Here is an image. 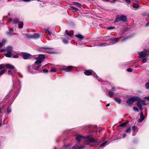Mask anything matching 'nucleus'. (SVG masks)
<instances>
[{
    "label": "nucleus",
    "mask_w": 149,
    "mask_h": 149,
    "mask_svg": "<svg viewBox=\"0 0 149 149\" xmlns=\"http://www.w3.org/2000/svg\"><path fill=\"white\" fill-rule=\"evenodd\" d=\"M62 40L64 43L67 44L68 43V41L64 38H62Z\"/></svg>",
    "instance_id": "34"
},
{
    "label": "nucleus",
    "mask_w": 149,
    "mask_h": 149,
    "mask_svg": "<svg viewBox=\"0 0 149 149\" xmlns=\"http://www.w3.org/2000/svg\"><path fill=\"white\" fill-rule=\"evenodd\" d=\"M6 67L10 69H14L15 67L12 65L7 64L5 65Z\"/></svg>",
    "instance_id": "13"
},
{
    "label": "nucleus",
    "mask_w": 149,
    "mask_h": 149,
    "mask_svg": "<svg viewBox=\"0 0 149 149\" xmlns=\"http://www.w3.org/2000/svg\"><path fill=\"white\" fill-rule=\"evenodd\" d=\"M126 39L125 38H124L122 40V41H123L124 40H125V39Z\"/></svg>",
    "instance_id": "61"
},
{
    "label": "nucleus",
    "mask_w": 149,
    "mask_h": 149,
    "mask_svg": "<svg viewBox=\"0 0 149 149\" xmlns=\"http://www.w3.org/2000/svg\"><path fill=\"white\" fill-rule=\"evenodd\" d=\"M84 74L87 75H92L95 77L96 78L98 79V80L100 81L99 79H98V77L95 73L93 70H86L84 72Z\"/></svg>",
    "instance_id": "4"
},
{
    "label": "nucleus",
    "mask_w": 149,
    "mask_h": 149,
    "mask_svg": "<svg viewBox=\"0 0 149 149\" xmlns=\"http://www.w3.org/2000/svg\"><path fill=\"white\" fill-rule=\"evenodd\" d=\"M145 119L144 116L143 115V113L141 112L140 114V118L138 119L139 122H142Z\"/></svg>",
    "instance_id": "11"
},
{
    "label": "nucleus",
    "mask_w": 149,
    "mask_h": 149,
    "mask_svg": "<svg viewBox=\"0 0 149 149\" xmlns=\"http://www.w3.org/2000/svg\"><path fill=\"white\" fill-rule=\"evenodd\" d=\"M5 55L6 57L10 58L12 56V53L10 52H8L5 54Z\"/></svg>",
    "instance_id": "17"
},
{
    "label": "nucleus",
    "mask_w": 149,
    "mask_h": 149,
    "mask_svg": "<svg viewBox=\"0 0 149 149\" xmlns=\"http://www.w3.org/2000/svg\"><path fill=\"white\" fill-rule=\"evenodd\" d=\"M45 32L49 35H51V33L49 31V30L48 29H45Z\"/></svg>",
    "instance_id": "23"
},
{
    "label": "nucleus",
    "mask_w": 149,
    "mask_h": 149,
    "mask_svg": "<svg viewBox=\"0 0 149 149\" xmlns=\"http://www.w3.org/2000/svg\"><path fill=\"white\" fill-rule=\"evenodd\" d=\"M11 111V109L9 108H8V110L6 111V113H10Z\"/></svg>",
    "instance_id": "43"
},
{
    "label": "nucleus",
    "mask_w": 149,
    "mask_h": 149,
    "mask_svg": "<svg viewBox=\"0 0 149 149\" xmlns=\"http://www.w3.org/2000/svg\"><path fill=\"white\" fill-rule=\"evenodd\" d=\"M133 7L135 8H138L139 6L138 4L137 3H133V5L132 6Z\"/></svg>",
    "instance_id": "26"
},
{
    "label": "nucleus",
    "mask_w": 149,
    "mask_h": 149,
    "mask_svg": "<svg viewBox=\"0 0 149 149\" xmlns=\"http://www.w3.org/2000/svg\"><path fill=\"white\" fill-rule=\"evenodd\" d=\"M115 90V88L114 87H113L111 89L108 91V93L110 97H113V96L114 95V92Z\"/></svg>",
    "instance_id": "8"
},
{
    "label": "nucleus",
    "mask_w": 149,
    "mask_h": 149,
    "mask_svg": "<svg viewBox=\"0 0 149 149\" xmlns=\"http://www.w3.org/2000/svg\"><path fill=\"white\" fill-rule=\"evenodd\" d=\"M5 71L6 70H1L0 72V76L3 74L5 72Z\"/></svg>",
    "instance_id": "35"
},
{
    "label": "nucleus",
    "mask_w": 149,
    "mask_h": 149,
    "mask_svg": "<svg viewBox=\"0 0 149 149\" xmlns=\"http://www.w3.org/2000/svg\"><path fill=\"white\" fill-rule=\"evenodd\" d=\"M139 56L140 58L146 57L148 55L147 50L145 49L143 52H140L139 53Z\"/></svg>",
    "instance_id": "6"
},
{
    "label": "nucleus",
    "mask_w": 149,
    "mask_h": 149,
    "mask_svg": "<svg viewBox=\"0 0 149 149\" xmlns=\"http://www.w3.org/2000/svg\"><path fill=\"white\" fill-rule=\"evenodd\" d=\"M131 131V128L130 127L127 129L126 130V132L127 133H130Z\"/></svg>",
    "instance_id": "31"
},
{
    "label": "nucleus",
    "mask_w": 149,
    "mask_h": 149,
    "mask_svg": "<svg viewBox=\"0 0 149 149\" xmlns=\"http://www.w3.org/2000/svg\"><path fill=\"white\" fill-rule=\"evenodd\" d=\"M6 40L3 39L2 41L1 42L2 43V44L3 45L5 44V43L6 42Z\"/></svg>",
    "instance_id": "47"
},
{
    "label": "nucleus",
    "mask_w": 149,
    "mask_h": 149,
    "mask_svg": "<svg viewBox=\"0 0 149 149\" xmlns=\"http://www.w3.org/2000/svg\"><path fill=\"white\" fill-rule=\"evenodd\" d=\"M145 87L147 89H149V82H148L145 84Z\"/></svg>",
    "instance_id": "32"
},
{
    "label": "nucleus",
    "mask_w": 149,
    "mask_h": 149,
    "mask_svg": "<svg viewBox=\"0 0 149 149\" xmlns=\"http://www.w3.org/2000/svg\"><path fill=\"white\" fill-rule=\"evenodd\" d=\"M137 101H140L141 103L142 104H143L144 105H146L147 104V103H146V101L145 100H138Z\"/></svg>",
    "instance_id": "28"
},
{
    "label": "nucleus",
    "mask_w": 149,
    "mask_h": 149,
    "mask_svg": "<svg viewBox=\"0 0 149 149\" xmlns=\"http://www.w3.org/2000/svg\"><path fill=\"white\" fill-rule=\"evenodd\" d=\"M149 26V22L147 23L146 24V26Z\"/></svg>",
    "instance_id": "58"
},
{
    "label": "nucleus",
    "mask_w": 149,
    "mask_h": 149,
    "mask_svg": "<svg viewBox=\"0 0 149 149\" xmlns=\"http://www.w3.org/2000/svg\"><path fill=\"white\" fill-rule=\"evenodd\" d=\"M106 106H107V107H109V104H107V105H106Z\"/></svg>",
    "instance_id": "59"
},
{
    "label": "nucleus",
    "mask_w": 149,
    "mask_h": 149,
    "mask_svg": "<svg viewBox=\"0 0 149 149\" xmlns=\"http://www.w3.org/2000/svg\"><path fill=\"white\" fill-rule=\"evenodd\" d=\"M125 1L128 3H130L131 2V0H125Z\"/></svg>",
    "instance_id": "51"
},
{
    "label": "nucleus",
    "mask_w": 149,
    "mask_h": 149,
    "mask_svg": "<svg viewBox=\"0 0 149 149\" xmlns=\"http://www.w3.org/2000/svg\"><path fill=\"white\" fill-rule=\"evenodd\" d=\"M5 50H6V49H1L0 50V52H2L5 51Z\"/></svg>",
    "instance_id": "53"
},
{
    "label": "nucleus",
    "mask_w": 149,
    "mask_h": 149,
    "mask_svg": "<svg viewBox=\"0 0 149 149\" xmlns=\"http://www.w3.org/2000/svg\"><path fill=\"white\" fill-rule=\"evenodd\" d=\"M13 29H9V31L6 32L7 34L10 36H11L13 35Z\"/></svg>",
    "instance_id": "10"
},
{
    "label": "nucleus",
    "mask_w": 149,
    "mask_h": 149,
    "mask_svg": "<svg viewBox=\"0 0 149 149\" xmlns=\"http://www.w3.org/2000/svg\"><path fill=\"white\" fill-rule=\"evenodd\" d=\"M138 100H140L141 98L136 96H133L127 100L126 103L128 106H131L134 101Z\"/></svg>",
    "instance_id": "3"
},
{
    "label": "nucleus",
    "mask_w": 149,
    "mask_h": 149,
    "mask_svg": "<svg viewBox=\"0 0 149 149\" xmlns=\"http://www.w3.org/2000/svg\"><path fill=\"white\" fill-rule=\"evenodd\" d=\"M2 108H0V112H1Z\"/></svg>",
    "instance_id": "62"
},
{
    "label": "nucleus",
    "mask_w": 149,
    "mask_h": 149,
    "mask_svg": "<svg viewBox=\"0 0 149 149\" xmlns=\"http://www.w3.org/2000/svg\"><path fill=\"white\" fill-rule=\"evenodd\" d=\"M120 18L121 21H122L124 22H125L127 21V18L125 16L121 15L120 16Z\"/></svg>",
    "instance_id": "12"
},
{
    "label": "nucleus",
    "mask_w": 149,
    "mask_h": 149,
    "mask_svg": "<svg viewBox=\"0 0 149 149\" xmlns=\"http://www.w3.org/2000/svg\"><path fill=\"white\" fill-rule=\"evenodd\" d=\"M114 99L116 102L118 103V104L120 103L121 102V100L120 99L116 97Z\"/></svg>",
    "instance_id": "22"
},
{
    "label": "nucleus",
    "mask_w": 149,
    "mask_h": 149,
    "mask_svg": "<svg viewBox=\"0 0 149 149\" xmlns=\"http://www.w3.org/2000/svg\"><path fill=\"white\" fill-rule=\"evenodd\" d=\"M70 8L74 12H77L78 10V9L72 6H70Z\"/></svg>",
    "instance_id": "24"
},
{
    "label": "nucleus",
    "mask_w": 149,
    "mask_h": 149,
    "mask_svg": "<svg viewBox=\"0 0 149 149\" xmlns=\"http://www.w3.org/2000/svg\"><path fill=\"white\" fill-rule=\"evenodd\" d=\"M107 143V141H105L104 142L102 143V144H101L100 147H104L106 143Z\"/></svg>",
    "instance_id": "27"
},
{
    "label": "nucleus",
    "mask_w": 149,
    "mask_h": 149,
    "mask_svg": "<svg viewBox=\"0 0 149 149\" xmlns=\"http://www.w3.org/2000/svg\"><path fill=\"white\" fill-rule=\"evenodd\" d=\"M126 134H123V138H125L126 137Z\"/></svg>",
    "instance_id": "56"
},
{
    "label": "nucleus",
    "mask_w": 149,
    "mask_h": 149,
    "mask_svg": "<svg viewBox=\"0 0 149 149\" xmlns=\"http://www.w3.org/2000/svg\"><path fill=\"white\" fill-rule=\"evenodd\" d=\"M104 1H109V0H104Z\"/></svg>",
    "instance_id": "63"
},
{
    "label": "nucleus",
    "mask_w": 149,
    "mask_h": 149,
    "mask_svg": "<svg viewBox=\"0 0 149 149\" xmlns=\"http://www.w3.org/2000/svg\"><path fill=\"white\" fill-rule=\"evenodd\" d=\"M27 37L29 38H33V35H27Z\"/></svg>",
    "instance_id": "40"
},
{
    "label": "nucleus",
    "mask_w": 149,
    "mask_h": 149,
    "mask_svg": "<svg viewBox=\"0 0 149 149\" xmlns=\"http://www.w3.org/2000/svg\"><path fill=\"white\" fill-rule=\"evenodd\" d=\"M119 0H112L110 1V2L112 3H115L116 2L119 1Z\"/></svg>",
    "instance_id": "39"
},
{
    "label": "nucleus",
    "mask_w": 149,
    "mask_h": 149,
    "mask_svg": "<svg viewBox=\"0 0 149 149\" xmlns=\"http://www.w3.org/2000/svg\"><path fill=\"white\" fill-rule=\"evenodd\" d=\"M142 61H143V63H146L147 62V59L146 58H143L142 60Z\"/></svg>",
    "instance_id": "46"
},
{
    "label": "nucleus",
    "mask_w": 149,
    "mask_h": 149,
    "mask_svg": "<svg viewBox=\"0 0 149 149\" xmlns=\"http://www.w3.org/2000/svg\"><path fill=\"white\" fill-rule=\"evenodd\" d=\"M45 48L47 49H53V48H49V47H46Z\"/></svg>",
    "instance_id": "57"
},
{
    "label": "nucleus",
    "mask_w": 149,
    "mask_h": 149,
    "mask_svg": "<svg viewBox=\"0 0 149 149\" xmlns=\"http://www.w3.org/2000/svg\"><path fill=\"white\" fill-rule=\"evenodd\" d=\"M143 99H144L147 100L149 101V96L145 97H143Z\"/></svg>",
    "instance_id": "48"
},
{
    "label": "nucleus",
    "mask_w": 149,
    "mask_h": 149,
    "mask_svg": "<svg viewBox=\"0 0 149 149\" xmlns=\"http://www.w3.org/2000/svg\"><path fill=\"white\" fill-rule=\"evenodd\" d=\"M40 35L37 33H35L33 35V38L37 39L40 37Z\"/></svg>",
    "instance_id": "19"
},
{
    "label": "nucleus",
    "mask_w": 149,
    "mask_h": 149,
    "mask_svg": "<svg viewBox=\"0 0 149 149\" xmlns=\"http://www.w3.org/2000/svg\"><path fill=\"white\" fill-rule=\"evenodd\" d=\"M132 130L134 131V133L135 132H137L138 131V127L135 126H134L132 127Z\"/></svg>",
    "instance_id": "15"
},
{
    "label": "nucleus",
    "mask_w": 149,
    "mask_h": 149,
    "mask_svg": "<svg viewBox=\"0 0 149 149\" xmlns=\"http://www.w3.org/2000/svg\"><path fill=\"white\" fill-rule=\"evenodd\" d=\"M8 74H12V72L11 71L9 70L8 71Z\"/></svg>",
    "instance_id": "54"
},
{
    "label": "nucleus",
    "mask_w": 149,
    "mask_h": 149,
    "mask_svg": "<svg viewBox=\"0 0 149 149\" xmlns=\"http://www.w3.org/2000/svg\"><path fill=\"white\" fill-rule=\"evenodd\" d=\"M3 45L2 44V43L0 42V47H1Z\"/></svg>",
    "instance_id": "55"
},
{
    "label": "nucleus",
    "mask_w": 149,
    "mask_h": 149,
    "mask_svg": "<svg viewBox=\"0 0 149 149\" xmlns=\"http://www.w3.org/2000/svg\"><path fill=\"white\" fill-rule=\"evenodd\" d=\"M107 45V43L106 42L102 43L100 45V46H105L107 45Z\"/></svg>",
    "instance_id": "30"
},
{
    "label": "nucleus",
    "mask_w": 149,
    "mask_h": 149,
    "mask_svg": "<svg viewBox=\"0 0 149 149\" xmlns=\"http://www.w3.org/2000/svg\"><path fill=\"white\" fill-rule=\"evenodd\" d=\"M6 50L8 52H11L12 51L13 47L11 46H8L6 47Z\"/></svg>",
    "instance_id": "16"
},
{
    "label": "nucleus",
    "mask_w": 149,
    "mask_h": 149,
    "mask_svg": "<svg viewBox=\"0 0 149 149\" xmlns=\"http://www.w3.org/2000/svg\"><path fill=\"white\" fill-rule=\"evenodd\" d=\"M110 45H112L114 44L115 43V41L114 39H111L110 40Z\"/></svg>",
    "instance_id": "29"
},
{
    "label": "nucleus",
    "mask_w": 149,
    "mask_h": 149,
    "mask_svg": "<svg viewBox=\"0 0 149 149\" xmlns=\"http://www.w3.org/2000/svg\"><path fill=\"white\" fill-rule=\"evenodd\" d=\"M75 138L77 142H79L81 140L85 139L84 144L88 145L90 146H93L98 142L97 139L95 140L92 137H88L85 139L84 137L78 135Z\"/></svg>",
    "instance_id": "1"
},
{
    "label": "nucleus",
    "mask_w": 149,
    "mask_h": 149,
    "mask_svg": "<svg viewBox=\"0 0 149 149\" xmlns=\"http://www.w3.org/2000/svg\"><path fill=\"white\" fill-rule=\"evenodd\" d=\"M120 20V16H119L118 17H117L115 19V21H114V23H116L117 22H118Z\"/></svg>",
    "instance_id": "25"
},
{
    "label": "nucleus",
    "mask_w": 149,
    "mask_h": 149,
    "mask_svg": "<svg viewBox=\"0 0 149 149\" xmlns=\"http://www.w3.org/2000/svg\"><path fill=\"white\" fill-rule=\"evenodd\" d=\"M21 54L22 57L25 59H28L30 58L31 56L30 54L24 52L22 53Z\"/></svg>",
    "instance_id": "7"
},
{
    "label": "nucleus",
    "mask_w": 149,
    "mask_h": 149,
    "mask_svg": "<svg viewBox=\"0 0 149 149\" xmlns=\"http://www.w3.org/2000/svg\"><path fill=\"white\" fill-rule=\"evenodd\" d=\"M41 66L40 62L36 61L31 66H28V71L32 74H35L38 72L39 68Z\"/></svg>",
    "instance_id": "2"
},
{
    "label": "nucleus",
    "mask_w": 149,
    "mask_h": 149,
    "mask_svg": "<svg viewBox=\"0 0 149 149\" xmlns=\"http://www.w3.org/2000/svg\"><path fill=\"white\" fill-rule=\"evenodd\" d=\"M73 4L78 7L80 8L81 6V4L79 3L78 2H74Z\"/></svg>",
    "instance_id": "21"
},
{
    "label": "nucleus",
    "mask_w": 149,
    "mask_h": 149,
    "mask_svg": "<svg viewBox=\"0 0 149 149\" xmlns=\"http://www.w3.org/2000/svg\"><path fill=\"white\" fill-rule=\"evenodd\" d=\"M12 57L13 58H18V56L17 55H13Z\"/></svg>",
    "instance_id": "50"
},
{
    "label": "nucleus",
    "mask_w": 149,
    "mask_h": 149,
    "mask_svg": "<svg viewBox=\"0 0 149 149\" xmlns=\"http://www.w3.org/2000/svg\"><path fill=\"white\" fill-rule=\"evenodd\" d=\"M126 123L125 122L122 124H120L119 125V126L120 127H125L126 125Z\"/></svg>",
    "instance_id": "36"
},
{
    "label": "nucleus",
    "mask_w": 149,
    "mask_h": 149,
    "mask_svg": "<svg viewBox=\"0 0 149 149\" xmlns=\"http://www.w3.org/2000/svg\"><path fill=\"white\" fill-rule=\"evenodd\" d=\"M48 72V70H47L46 69H45L44 70H43L41 71V72H43L44 73H47Z\"/></svg>",
    "instance_id": "37"
},
{
    "label": "nucleus",
    "mask_w": 149,
    "mask_h": 149,
    "mask_svg": "<svg viewBox=\"0 0 149 149\" xmlns=\"http://www.w3.org/2000/svg\"><path fill=\"white\" fill-rule=\"evenodd\" d=\"M45 58V56L43 54H40L38 55V56L36 58L37 61L39 62H40V63L43 61L44 59Z\"/></svg>",
    "instance_id": "5"
},
{
    "label": "nucleus",
    "mask_w": 149,
    "mask_h": 149,
    "mask_svg": "<svg viewBox=\"0 0 149 149\" xmlns=\"http://www.w3.org/2000/svg\"><path fill=\"white\" fill-rule=\"evenodd\" d=\"M5 66L4 64H1L0 65V70L3 68Z\"/></svg>",
    "instance_id": "42"
},
{
    "label": "nucleus",
    "mask_w": 149,
    "mask_h": 149,
    "mask_svg": "<svg viewBox=\"0 0 149 149\" xmlns=\"http://www.w3.org/2000/svg\"><path fill=\"white\" fill-rule=\"evenodd\" d=\"M127 70L128 72H132V71L133 70L132 68H128L127 69Z\"/></svg>",
    "instance_id": "44"
},
{
    "label": "nucleus",
    "mask_w": 149,
    "mask_h": 149,
    "mask_svg": "<svg viewBox=\"0 0 149 149\" xmlns=\"http://www.w3.org/2000/svg\"><path fill=\"white\" fill-rule=\"evenodd\" d=\"M73 66H70L68 67L65 66L62 68V70H65L66 72H69L72 70L73 69Z\"/></svg>",
    "instance_id": "9"
},
{
    "label": "nucleus",
    "mask_w": 149,
    "mask_h": 149,
    "mask_svg": "<svg viewBox=\"0 0 149 149\" xmlns=\"http://www.w3.org/2000/svg\"><path fill=\"white\" fill-rule=\"evenodd\" d=\"M133 109L136 111L138 112L139 111L138 109L136 107H134L133 108Z\"/></svg>",
    "instance_id": "41"
},
{
    "label": "nucleus",
    "mask_w": 149,
    "mask_h": 149,
    "mask_svg": "<svg viewBox=\"0 0 149 149\" xmlns=\"http://www.w3.org/2000/svg\"><path fill=\"white\" fill-rule=\"evenodd\" d=\"M73 36V34H72V35L70 34V35H69V36L71 37H72Z\"/></svg>",
    "instance_id": "60"
},
{
    "label": "nucleus",
    "mask_w": 149,
    "mask_h": 149,
    "mask_svg": "<svg viewBox=\"0 0 149 149\" xmlns=\"http://www.w3.org/2000/svg\"><path fill=\"white\" fill-rule=\"evenodd\" d=\"M75 36L76 37L79 39L80 40H81L84 38L83 36L80 34L76 35Z\"/></svg>",
    "instance_id": "18"
},
{
    "label": "nucleus",
    "mask_w": 149,
    "mask_h": 149,
    "mask_svg": "<svg viewBox=\"0 0 149 149\" xmlns=\"http://www.w3.org/2000/svg\"><path fill=\"white\" fill-rule=\"evenodd\" d=\"M140 101H138L136 103V105L139 110H142V107L140 104Z\"/></svg>",
    "instance_id": "14"
},
{
    "label": "nucleus",
    "mask_w": 149,
    "mask_h": 149,
    "mask_svg": "<svg viewBox=\"0 0 149 149\" xmlns=\"http://www.w3.org/2000/svg\"><path fill=\"white\" fill-rule=\"evenodd\" d=\"M31 1H32V0H21V1H23L24 2H29Z\"/></svg>",
    "instance_id": "49"
},
{
    "label": "nucleus",
    "mask_w": 149,
    "mask_h": 149,
    "mask_svg": "<svg viewBox=\"0 0 149 149\" xmlns=\"http://www.w3.org/2000/svg\"><path fill=\"white\" fill-rule=\"evenodd\" d=\"M115 28V27L114 26H111V27H109L107 28L108 29H114Z\"/></svg>",
    "instance_id": "45"
},
{
    "label": "nucleus",
    "mask_w": 149,
    "mask_h": 149,
    "mask_svg": "<svg viewBox=\"0 0 149 149\" xmlns=\"http://www.w3.org/2000/svg\"><path fill=\"white\" fill-rule=\"evenodd\" d=\"M12 21V18H9V19L8 20V21L9 22H11Z\"/></svg>",
    "instance_id": "52"
},
{
    "label": "nucleus",
    "mask_w": 149,
    "mask_h": 149,
    "mask_svg": "<svg viewBox=\"0 0 149 149\" xmlns=\"http://www.w3.org/2000/svg\"><path fill=\"white\" fill-rule=\"evenodd\" d=\"M1 123H0V127H1Z\"/></svg>",
    "instance_id": "64"
},
{
    "label": "nucleus",
    "mask_w": 149,
    "mask_h": 149,
    "mask_svg": "<svg viewBox=\"0 0 149 149\" xmlns=\"http://www.w3.org/2000/svg\"><path fill=\"white\" fill-rule=\"evenodd\" d=\"M18 28H22L23 25V23L22 22L20 21L19 22H18Z\"/></svg>",
    "instance_id": "20"
},
{
    "label": "nucleus",
    "mask_w": 149,
    "mask_h": 149,
    "mask_svg": "<svg viewBox=\"0 0 149 149\" xmlns=\"http://www.w3.org/2000/svg\"><path fill=\"white\" fill-rule=\"evenodd\" d=\"M19 22V19L17 18H15L13 20V22L14 24H16L17 22Z\"/></svg>",
    "instance_id": "33"
},
{
    "label": "nucleus",
    "mask_w": 149,
    "mask_h": 149,
    "mask_svg": "<svg viewBox=\"0 0 149 149\" xmlns=\"http://www.w3.org/2000/svg\"><path fill=\"white\" fill-rule=\"evenodd\" d=\"M50 72H56V70L55 68H52L51 69Z\"/></svg>",
    "instance_id": "38"
}]
</instances>
